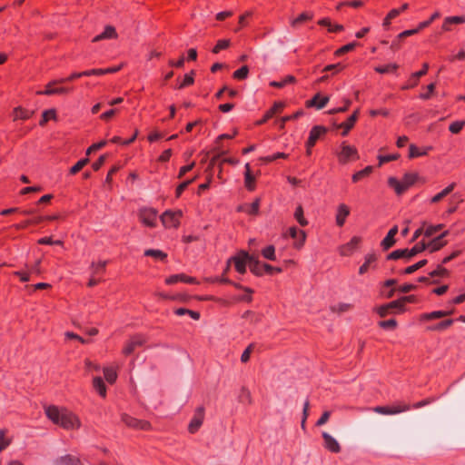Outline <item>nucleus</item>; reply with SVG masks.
<instances>
[{
  "label": "nucleus",
  "instance_id": "f257e3e1",
  "mask_svg": "<svg viewBox=\"0 0 465 465\" xmlns=\"http://www.w3.org/2000/svg\"><path fill=\"white\" fill-rule=\"evenodd\" d=\"M44 411L48 420L64 430H75L80 427L78 417L64 407L48 405L44 407Z\"/></svg>",
  "mask_w": 465,
  "mask_h": 465
},
{
  "label": "nucleus",
  "instance_id": "f03ea898",
  "mask_svg": "<svg viewBox=\"0 0 465 465\" xmlns=\"http://www.w3.org/2000/svg\"><path fill=\"white\" fill-rule=\"evenodd\" d=\"M86 72L82 73H74L69 75L68 77L60 78L56 80H53L49 82L44 90L36 91V94L38 95H54V94H65L73 91L72 87H68L64 85L66 83L72 82L76 78H79L83 75H86Z\"/></svg>",
  "mask_w": 465,
  "mask_h": 465
},
{
  "label": "nucleus",
  "instance_id": "7ed1b4c3",
  "mask_svg": "<svg viewBox=\"0 0 465 465\" xmlns=\"http://www.w3.org/2000/svg\"><path fill=\"white\" fill-rule=\"evenodd\" d=\"M419 180L417 173H406L401 180L396 177L388 178V185L394 190L397 195H401Z\"/></svg>",
  "mask_w": 465,
  "mask_h": 465
},
{
  "label": "nucleus",
  "instance_id": "20e7f679",
  "mask_svg": "<svg viewBox=\"0 0 465 465\" xmlns=\"http://www.w3.org/2000/svg\"><path fill=\"white\" fill-rule=\"evenodd\" d=\"M338 161L345 164L351 161H356L360 158L358 150L355 146L349 144L346 141L341 143L336 151Z\"/></svg>",
  "mask_w": 465,
  "mask_h": 465
},
{
  "label": "nucleus",
  "instance_id": "39448f33",
  "mask_svg": "<svg viewBox=\"0 0 465 465\" xmlns=\"http://www.w3.org/2000/svg\"><path fill=\"white\" fill-rule=\"evenodd\" d=\"M183 211L180 209L176 210H166L163 213V214L160 216L161 222L163 225L167 228H178L181 223V219L183 217Z\"/></svg>",
  "mask_w": 465,
  "mask_h": 465
},
{
  "label": "nucleus",
  "instance_id": "423d86ee",
  "mask_svg": "<svg viewBox=\"0 0 465 465\" xmlns=\"http://www.w3.org/2000/svg\"><path fill=\"white\" fill-rule=\"evenodd\" d=\"M282 237H290L293 239V248L296 250H301L305 244L307 235L303 230L298 229L295 226H291L282 233Z\"/></svg>",
  "mask_w": 465,
  "mask_h": 465
},
{
  "label": "nucleus",
  "instance_id": "0eeeda50",
  "mask_svg": "<svg viewBox=\"0 0 465 465\" xmlns=\"http://www.w3.org/2000/svg\"><path fill=\"white\" fill-rule=\"evenodd\" d=\"M252 256L246 252H240L228 261V265L232 262L237 272L243 274L246 272V266L250 265Z\"/></svg>",
  "mask_w": 465,
  "mask_h": 465
},
{
  "label": "nucleus",
  "instance_id": "6e6552de",
  "mask_svg": "<svg viewBox=\"0 0 465 465\" xmlns=\"http://www.w3.org/2000/svg\"><path fill=\"white\" fill-rule=\"evenodd\" d=\"M411 406L404 402H398L391 406H376L372 410L381 415H395L411 410Z\"/></svg>",
  "mask_w": 465,
  "mask_h": 465
},
{
  "label": "nucleus",
  "instance_id": "1a4fd4ad",
  "mask_svg": "<svg viewBox=\"0 0 465 465\" xmlns=\"http://www.w3.org/2000/svg\"><path fill=\"white\" fill-rule=\"evenodd\" d=\"M139 220L147 227H155L157 222V211L149 207L142 208L139 211Z\"/></svg>",
  "mask_w": 465,
  "mask_h": 465
},
{
  "label": "nucleus",
  "instance_id": "9d476101",
  "mask_svg": "<svg viewBox=\"0 0 465 465\" xmlns=\"http://www.w3.org/2000/svg\"><path fill=\"white\" fill-rule=\"evenodd\" d=\"M204 420V408L203 407H198L193 414V417L192 418L189 426L188 430L190 433H195L200 427L202 426Z\"/></svg>",
  "mask_w": 465,
  "mask_h": 465
},
{
  "label": "nucleus",
  "instance_id": "9b49d317",
  "mask_svg": "<svg viewBox=\"0 0 465 465\" xmlns=\"http://www.w3.org/2000/svg\"><path fill=\"white\" fill-rule=\"evenodd\" d=\"M361 238L353 236L350 242L340 246L339 252L341 256H351L360 246Z\"/></svg>",
  "mask_w": 465,
  "mask_h": 465
},
{
  "label": "nucleus",
  "instance_id": "f8f14e48",
  "mask_svg": "<svg viewBox=\"0 0 465 465\" xmlns=\"http://www.w3.org/2000/svg\"><path fill=\"white\" fill-rule=\"evenodd\" d=\"M285 107V103L282 101L275 102L273 105L265 112L263 117L256 122L257 125L265 124L268 120L272 118L274 115L281 114Z\"/></svg>",
  "mask_w": 465,
  "mask_h": 465
},
{
  "label": "nucleus",
  "instance_id": "ddd939ff",
  "mask_svg": "<svg viewBox=\"0 0 465 465\" xmlns=\"http://www.w3.org/2000/svg\"><path fill=\"white\" fill-rule=\"evenodd\" d=\"M327 133V129L322 125L313 126L309 134L308 140L306 142V147H313L317 141L325 135Z\"/></svg>",
  "mask_w": 465,
  "mask_h": 465
},
{
  "label": "nucleus",
  "instance_id": "4468645a",
  "mask_svg": "<svg viewBox=\"0 0 465 465\" xmlns=\"http://www.w3.org/2000/svg\"><path fill=\"white\" fill-rule=\"evenodd\" d=\"M428 70H429V64L424 63L422 64V68L420 71L415 72L411 74L406 84L402 86V89L407 90V89H411V88L415 87L419 84V79L420 77L424 76L428 73Z\"/></svg>",
  "mask_w": 465,
  "mask_h": 465
},
{
  "label": "nucleus",
  "instance_id": "2eb2a0df",
  "mask_svg": "<svg viewBox=\"0 0 465 465\" xmlns=\"http://www.w3.org/2000/svg\"><path fill=\"white\" fill-rule=\"evenodd\" d=\"M145 342V339L143 335L133 336L123 348V353L125 356L132 354L135 349L142 346Z\"/></svg>",
  "mask_w": 465,
  "mask_h": 465
},
{
  "label": "nucleus",
  "instance_id": "dca6fc26",
  "mask_svg": "<svg viewBox=\"0 0 465 465\" xmlns=\"http://www.w3.org/2000/svg\"><path fill=\"white\" fill-rule=\"evenodd\" d=\"M177 282H184L188 284H198L196 278L188 276L184 273L173 274L165 279V283L168 285L174 284Z\"/></svg>",
  "mask_w": 465,
  "mask_h": 465
},
{
  "label": "nucleus",
  "instance_id": "f3484780",
  "mask_svg": "<svg viewBox=\"0 0 465 465\" xmlns=\"http://www.w3.org/2000/svg\"><path fill=\"white\" fill-rule=\"evenodd\" d=\"M351 213L350 207L345 203H340L336 209L335 223L339 227H342L346 222L347 217Z\"/></svg>",
  "mask_w": 465,
  "mask_h": 465
},
{
  "label": "nucleus",
  "instance_id": "a211bd4d",
  "mask_svg": "<svg viewBox=\"0 0 465 465\" xmlns=\"http://www.w3.org/2000/svg\"><path fill=\"white\" fill-rule=\"evenodd\" d=\"M377 255L374 252L367 253L364 257V262L359 268V274L363 275L371 269H375Z\"/></svg>",
  "mask_w": 465,
  "mask_h": 465
},
{
  "label": "nucleus",
  "instance_id": "6ab92c4d",
  "mask_svg": "<svg viewBox=\"0 0 465 465\" xmlns=\"http://www.w3.org/2000/svg\"><path fill=\"white\" fill-rule=\"evenodd\" d=\"M105 264H106V262H104V261L98 262L97 263H93L92 269L94 270L96 276H93V277L89 278V282H88L89 286L95 285L96 283H98L101 281L102 276L105 270Z\"/></svg>",
  "mask_w": 465,
  "mask_h": 465
},
{
  "label": "nucleus",
  "instance_id": "aec40b11",
  "mask_svg": "<svg viewBox=\"0 0 465 465\" xmlns=\"http://www.w3.org/2000/svg\"><path fill=\"white\" fill-rule=\"evenodd\" d=\"M322 438L324 440V447L332 453H339L341 451V445L335 438H333L328 432H322Z\"/></svg>",
  "mask_w": 465,
  "mask_h": 465
},
{
  "label": "nucleus",
  "instance_id": "412c9836",
  "mask_svg": "<svg viewBox=\"0 0 465 465\" xmlns=\"http://www.w3.org/2000/svg\"><path fill=\"white\" fill-rule=\"evenodd\" d=\"M447 235H448V231H445L442 233H440V235H439L438 237H435L429 242H426L427 250H429L430 252H434L441 249L447 243V242L444 241V237Z\"/></svg>",
  "mask_w": 465,
  "mask_h": 465
},
{
  "label": "nucleus",
  "instance_id": "4be33fe9",
  "mask_svg": "<svg viewBox=\"0 0 465 465\" xmlns=\"http://www.w3.org/2000/svg\"><path fill=\"white\" fill-rule=\"evenodd\" d=\"M329 96H322L321 94H316L312 99L306 101V107H315L320 110L324 108L329 103Z\"/></svg>",
  "mask_w": 465,
  "mask_h": 465
},
{
  "label": "nucleus",
  "instance_id": "5701e85b",
  "mask_svg": "<svg viewBox=\"0 0 465 465\" xmlns=\"http://www.w3.org/2000/svg\"><path fill=\"white\" fill-rule=\"evenodd\" d=\"M465 23V17L455 15V16H447L442 24L441 30L443 32H450L452 30V26L456 25H460Z\"/></svg>",
  "mask_w": 465,
  "mask_h": 465
},
{
  "label": "nucleus",
  "instance_id": "b1692460",
  "mask_svg": "<svg viewBox=\"0 0 465 465\" xmlns=\"http://www.w3.org/2000/svg\"><path fill=\"white\" fill-rule=\"evenodd\" d=\"M398 233V226L394 225L392 228L390 229L387 235L384 237V239L381 242V246L383 250H389L391 248L395 243V236Z\"/></svg>",
  "mask_w": 465,
  "mask_h": 465
},
{
  "label": "nucleus",
  "instance_id": "393cba45",
  "mask_svg": "<svg viewBox=\"0 0 465 465\" xmlns=\"http://www.w3.org/2000/svg\"><path fill=\"white\" fill-rule=\"evenodd\" d=\"M432 150L431 146L419 147L411 143L409 147V158H418L427 155Z\"/></svg>",
  "mask_w": 465,
  "mask_h": 465
},
{
  "label": "nucleus",
  "instance_id": "a878e982",
  "mask_svg": "<svg viewBox=\"0 0 465 465\" xmlns=\"http://www.w3.org/2000/svg\"><path fill=\"white\" fill-rule=\"evenodd\" d=\"M244 185L250 192L253 191L256 186V177L252 173L251 165L247 163L244 166Z\"/></svg>",
  "mask_w": 465,
  "mask_h": 465
},
{
  "label": "nucleus",
  "instance_id": "bb28decb",
  "mask_svg": "<svg viewBox=\"0 0 465 465\" xmlns=\"http://www.w3.org/2000/svg\"><path fill=\"white\" fill-rule=\"evenodd\" d=\"M452 313V311H434L431 312H425L420 315V322H428L431 320L440 319L449 316Z\"/></svg>",
  "mask_w": 465,
  "mask_h": 465
},
{
  "label": "nucleus",
  "instance_id": "cd10ccee",
  "mask_svg": "<svg viewBox=\"0 0 465 465\" xmlns=\"http://www.w3.org/2000/svg\"><path fill=\"white\" fill-rule=\"evenodd\" d=\"M116 37H117V33H116L115 28L112 25H107L104 27V31L101 34L95 35L92 41L98 42V41L105 40V39H114Z\"/></svg>",
  "mask_w": 465,
  "mask_h": 465
},
{
  "label": "nucleus",
  "instance_id": "c85d7f7f",
  "mask_svg": "<svg viewBox=\"0 0 465 465\" xmlns=\"http://www.w3.org/2000/svg\"><path fill=\"white\" fill-rule=\"evenodd\" d=\"M34 112L28 109H25L21 106H17L13 111L14 120H27L30 119L33 115Z\"/></svg>",
  "mask_w": 465,
  "mask_h": 465
},
{
  "label": "nucleus",
  "instance_id": "c756f323",
  "mask_svg": "<svg viewBox=\"0 0 465 465\" xmlns=\"http://www.w3.org/2000/svg\"><path fill=\"white\" fill-rule=\"evenodd\" d=\"M359 114H360V110L359 109L355 110L353 112V114L346 121L338 124L337 128L346 129L347 131H351L358 120Z\"/></svg>",
  "mask_w": 465,
  "mask_h": 465
},
{
  "label": "nucleus",
  "instance_id": "7c9ffc66",
  "mask_svg": "<svg viewBox=\"0 0 465 465\" xmlns=\"http://www.w3.org/2000/svg\"><path fill=\"white\" fill-rule=\"evenodd\" d=\"M53 217H44V216H38L30 220H25L24 222H21L20 223L15 224V228L17 230H23L27 228L30 224H38L42 223L45 220H52Z\"/></svg>",
  "mask_w": 465,
  "mask_h": 465
},
{
  "label": "nucleus",
  "instance_id": "2f4dec72",
  "mask_svg": "<svg viewBox=\"0 0 465 465\" xmlns=\"http://www.w3.org/2000/svg\"><path fill=\"white\" fill-rule=\"evenodd\" d=\"M404 259L406 261H410L411 259V252L409 249H399L391 252L388 255V260H398Z\"/></svg>",
  "mask_w": 465,
  "mask_h": 465
},
{
  "label": "nucleus",
  "instance_id": "473e14b6",
  "mask_svg": "<svg viewBox=\"0 0 465 465\" xmlns=\"http://www.w3.org/2000/svg\"><path fill=\"white\" fill-rule=\"evenodd\" d=\"M104 376L106 381L110 384H114L117 379V367L107 366L104 368Z\"/></svg>",
  "mask_w": 465,
  "mask_h": 465
},
{
  "label": "nucleus",
  "instance_id": "72a5a7b5",
  "mask_svg": "<svg viewBox=\"0 0 465 465\" xmlns=\"http://www.w3.org/2000/svg\"><path fill=\"white\" fill-rule=\"evenodd\" d=\"M456 183H452L450 185H448L446 188H444L441 192L435 194L431 199V203H437L440 202L444 197H446L448 194H450L455 188Z\"/></svg>",
  "mask_w": 465,
  "mask_h": 465
},
{
  "label": "nucleus",
  "instance_id": "f704fd0d",
  "mask_svg": "<svg viewBox=\"0 0 465 465\" xmlns=\"http://www.w3.org/2000/svg\"><path fill=\"white\" fill-rule=\"evenodd\" d=\"M122 68L121 65L119 66H113V67H107V68H99V69H89V76L95 75V76H101L105 74H114L118 72Z\"/></svg>",
  "mask_w": 465,
  "mask_h": 465
},
{
  "label": "nucleus",
  "instance_id": "c9c22d12",
  "mask_svg": "<svg viewBox=\"0 0 465 465\" xmlns=\"http://www.w3.org/2000/svg\"><path fill=\"white\" fill-rule=\"evenodd\" d=\"M372 171H373L372 166H371V165L366 166L364 169L353 173L351 176V180L353 183H358V182L361 181L362 179L370 176L371 173H372Z\"/></svg>",
  "mask_w": 465,
  "mask_h": 465
},
{
  "label": "nucleus",
  "instance_id": "e433bc0d",
  "mask_svg": "<svg viewBox=\"0 0 465 465\" xmlns=\"http://www.w3.org/2000/svg\"><path fill=\"white\" fill-rule=\"evenodd\" d=\"M93 387L101 397H105L106 387L101 377H95L93 379Z\"/></svg>",
  "mask_w": 465,
  "mask_h": 465
},
{
  "label": "nucleus",
  "instance_id": "4c0bfd02",
  "mask_svg": "<svg viewBox=\"0 0 465 465\" xmlns=\"http://www.w3.org/2000/svg\"><path fill=\"white\" fill-rule=\"evenodd\" d=\"M302 115H303V111L302 110H299V111L295 112L292 114L282 116L278 121L279 128L280 129H283L287 122L292 121V120H296V119L300 118Z\"/></svg>",
  "mask_w": 465,
  "mask_h": 465
},
{
  "label": "nucleus",
  "instance_id": "58836bf2",
  "mask_svg": "<svg viewBox=\"0 0 465 465\" xmlns=\"http://www.w3.org/2000/svg\"><path fill=\"white\" fill-rule=\"evenodd\" d=\"M454 321L452 319H448L445 321H442L435 325L429 326L427 328L428 331H440L448 329L453 324Z\"/></svg>",
  "mask_w": 465,
  "mask_h": 465
},
{
  "label": "nucleus",
  "instance_id": "ea45409f",
  "mask_svg": "<svg viewBox=\"0 0 465 465\" xmlns=\"http://www.w3.org/2000/svg\"><path fill=\"white\" fill-rule=\"evenodd\" d=\"M57 465H81L80 460L72 455H66L64 457H61L56 460Z\"/></svg>",
  "mask_w": 465,
  "mask_h": 465
},
{
  "label": "nucleus",
  "instance_id": "a19ab883",
  "mask_svg": "<svg viewBox=\"0 0 465 465\" xmlns=\"http://www.w3.org/2000/svg\"><path fill=\"white\" fill-rule=\"evenodd\" d=\"M294 218L295 220L297 221V223L304 227V226H307L308 225V221L307 219L304 217V212H303V208L302 205H298L295 209V212H294Z\"/></svg>",
  "mask_w": 465,
  "mask_h": 465
},
{
  "label": "nucleus",
  "instance_id": "79ce46f5",
  "mask_svg": "<svg viewBox=\"0 0 465 465\" xmlns=\"http://www.w3.org/2000/svg\"><path fill=\"white\" fill-rule=\"evenodd\" d=\"M295 81H296V79L294 76L287 75L282 81H272L270 83V86L276 87V88H282L289 84L295 83Z\"/></svg>",
  "mask_w": 465,
  "mask_h": 465
},
{
  "label": "nucleus",
  "instance_id": "37998d69",
  "mask_svg": "<svg viewBox=\"0 0 465 465\" xmlns=\"http://www.w3.org/2000/svg\"><path fill=\"white\" fill-rule=\"evenodd\" d=\"M235 288L243 290L246 293L239 297V301H243L247 302H251L252 301V292L253 291L249 287H244L241 285L240 283H232Z\"/></svg>",
  "mask_w": 465,
  "mask_h": 465
},
{
  "label": "nucleus",
  "instance_id": "c03bdc74",
  "mask_svg": "<svg viewBox=\"0 0 465 465\" xmlns=\"http://www.w3.org/2000/svg\"><path fill=\"white\" fill-rule=\"evenodd\" d=\"M55 119H56V111L54 109L45 110L42 114V119L40 120L39 124L41 126H44L50 120H55Z\"/></svg>",
  "mask_w": 465,
  "mask_h": 465
},
{
  "label": "nucleus",
  "instance_id": "a18cd8bd",
  "mask_svg": "<svg viewBox=\"0 0 465 465\" xmlns=\"http://www.w3.org/2000/svg\"><path fill=\"white\" fill-rule=\"evenodd\" d=\"M174 313L177 316L189 315L192 319L197 321L200 319V313L195 311H192L185 308H178L174 310Z\"/></svg>",
  "mask_w": 465,
  "mask_h": 465
},
{
  "label": "nucleus",
  "instance_id": "49530a36",
  "mask_svg": "<svg viewBox=\"0 0 465 465\" xmlns=\"http://www.w3.org/2000/svg\"><path fill=\"white\" fill-rule=\"evenodd\" d=\"M401 14L398 10V8H393L391 9L388 15L385 16L383 22H382V26L384 27V29H389L390 25H391V20L395 19L397 16H399Z\"/></svg>",
  "mask_w": 465,
  "mask_h": 465
},
{
  "label": "nucleus",
  "instance_id": "de8ad7c7",
  "mask_svg": "<svg viewBox=\"0 0 465 465\" xmlns=\"http://www.w3.org/2000/svg\"><path fill=\"white\" fill-rule=\"evenodd\" d=\"M249 268H250V271L257 276H261L264 273V269L262 268V264L260 263L253 257H252V261H251V262H250Z\"/></svg>",
  "mask_w": 465,
  "mask_h": 465
},
{
  "label": "nucleus",
  "instance_id": "09e8293b",
  "mask_svg": "<svg viewBox=\"0 0 465 465\" xmlns=\"http://www.w3.org/2000/svg\"><path fill=\"white\" fill-rule=\"evenodd\" d=\"M145 256L153 257L156 260L164 261L167 254L160 250L148 249L144 251Z\"/></svg>",
  "mask_w": 465,
  "mask_h": 465
},
{
  "label": "nucleus",
  "instance_id": "8fccbe9b",
  "mask_svg": "<svg viewBox=\"0 0 465 465\" xmlns=\"http://www.w3.org/2000/svg\"><path fill=\"white\" fill-rule=\"evenodd\" d=\"M389 306L392 310L393 313H402L406 311V306L402 304L401 298L389 302Z\"/></svg>",
  "mask_w": 465,
  "mask_h": 465
},
{
  "label": "nucleus",
  "instance_id": "3c124183",
  "mask_svg": "<svg viewBox=\"0 0 465 465\" xmlns=\"http://www.w3.org/2000/svg\"><path fill=\"white\" fill-rule=\"evenodd\" d=\"M312 18V15L310 13L304 12V13L301 14L300 15H298L296 18L292 19L291 21V25L293 27H295L306 21L311 20Z\"/></svg>",
  "mask_w": 465,
  "mask_h": 465
},
{
  "label": "nucleus",
  "instance_id": "603ef678",
  "mask_svg": "<svg viewBox=\"0 0 465 465\" xmlns=\"http://www.w3.org/2000/svg\"><path fill=\"white\" fill-rule=\"evenodd\" d=\"M262 255L270 261H275L276 255H275V248L273 245H268L265 248L262 250Z\"/></svg>",
  "mask_w": 465,
  "mask_h": 465
},
{
  "label": "nucleus",
  "instance_id": "864d4df0",
  "mask_svg": "<svg viewBox=\"0 0 465 465\" xmlns=\"http://www.w3.org/2000/svg\"><path fill=\"white\" fill-rule=\"evenodd\" d=\"M352 309V304L346 302H340L331 307V311L337 313H343Z\"/></svg>",
  "mask_w": 465,
  "mask_h": 465
},
{
  "label": "nucleus",
  "instance_id": "5fc2aeb1",
  "mask_svg": "<svg viewBox=\"0 0 465 465\" xmlns=\"http://www.w3.org/2000/svg\"><path fill=\"white\" fill-rule=\"evenodd\" d=\"M440 16V12L433 13L429 19L420 22L418 25V30H423L427 27H429L436 19H438Z\"/></svg>",
  "mask_w": 465,
  "mask_h": 465
},
{
  "label": "nucleus",
  "instance_id": "6e6d98bb",
  "mask_svg": "<svg viewBox=\"0 0 465 465\" xmlns=\"http://www.w3.org/2000/svg\"><path fill=\"white\" fill-rule=\"evenodd\" d=\"M288 158V154L287 153H276L274 154H272V155H268V156H263V157H261L260 160L264 163H272L277 159H286Z\"/></svg>",
  "mask_w": 465,
  "mask_h": 465
},
{
  "label": "nucleus",
  "instance_id": "4d7b16f0",
  "mask_svg": "<svg viewBox=\"0 0 465 465\" xmlns=\"http://www.w3.org/2000/svg\"><path fill=\"white\" fill-rule=\"evenodd\" d=\"M443 228L442 224H436V225H428L425 227L424 230V236L429 238L433 236L434 234L438 233L441 231Z\"/></svg>",
  "mask_w": 465,
  "mask_h": 465
},
{
  "label": "nucleus",
  "instance_id": "13d9d810",
  "mask_svg": "<svg viewBox=\"0 0 465 465\" xmlns=\"http://www.w3.org/2000/svg\"><path fill=\"white\" fill-rule=\"evenodd\" d=\"M374 312H376L377 314L381 318L393 313L392 310L389 306V303L375 307Z\"/></svg>",
  "mask_w": 465,
  "mask_h": 465
},
{
  "label": "nucleus",
  "instance_id": "bf43d9fd",
  "mask_svg": "<svg viewBox=\"0 0 465 465\" xmlns=\"http://www.w3.org/2000/svg\"><path fill=\"white\" fill-rule=\"evenodd\" d=\"M11 444V439L6 436L5 430H0V451L5 450Z\"/></svg>",
  "mask_w": 465,
  "mask_h": 465
},
{
  "label": "nucleus",
  "instance_id": "052dcab7",
  "mask_svg": "<svg viewBox=\"0 0 465 465\" xmlns=\"http://www.w3.org/2000/svg\"><path fill=\"white\" fill-rule=\"evenodd\" d=\"M464 126H465V120L455 121V122H452L449 125V131L451 134H459L463 129Z\"/></svg>",
  "mask_w": 465,
  "mask_h": 465
},
{
  "label": "nucleus",
  "instance_id": "680f3d73",
  "mask_svg": "<svg viewBox=\"0 0 465 465\" xmlns=\"http://www.w3.org/2000/svg\"><path fill=\"white\" fill-rule=\"evenodd\" d=\"M411 258L416 254L427 250V243L424 241L417 242L411 249H409Z\"/></svg>",
  "mask_w": 465,
  "mask_h": 465
},
{
  "label": "nucleus",
  "instance_id": "e2e57ef3",
  "mask_svg": "<svg viewBox=\"0 0 465 465\" xmlns=\"http://www.w3.org/2000/svg\"><path fill=\"white\" fill-rule=\"evenodd\" d=\"M357 45H358V43H356V42L349 43V44L340 47L339 49H337L335 51V55L341 56L348 52H351L356 47Z\"/></svg>",
  "mask_w": 465,
  "mask_h": 465
},
{
  "label": "nucleus",
  "instance_id": "0e129e2a",
  "mask_svg": "<svg viewBox=\"0 0 465 465\" xmlns=\"http://www.w3.org/2000/svg\"><path fill=\"white\" fill-rule=\"evenodd\" d=\"M193 74V71H192L190 74H186L183 81L178 84V88L183 89L184 87L192 85L194 82Z\"/></svg>",
  "mask_w": 465,
  "mask_h": 465
},
{
  "label": "nucleus",
  "instance_id": "69168bd1",
  "mask_svg": "<svg viewBox=\"0 0 465 465\" xmlns=\"http://www.w3.org/2000/svg\"><path fill=\"white\" fill-rule=\"evenodd\" d=\"M378 325L384 330H394L397 327L398 323L396 320L390 319L379 322Z\"/></svg>",
  "mask_w": 465,
  "mask_h": 465
},
{
  "label": "nucleus",
  "instance_id": "338daca9",
  "mask_svg": "<svg viewBox=\"0 0 465 465\" xmlns=\"http://www.w3.org/2000/svg\"><path fill=\"white\" fill-rule=\"evenodd\" d=\"M87 164V157L79 160L74 165H73L70 169L71 174H76L80 172L85 165Z\"/></svg>",
  "mask_w": 465,
  "mask_h": 465
},
{
  "label": "nucleus",
  "instance_id": "774afa93",
  "mask_svg": "<svg viewBox=\"0 0 465 465\" xmlns=\"http://www.w3.org/2000/svg\"><path fill=\"white\" fill-rule=\"evenodd\" d=\"M248 67L246 65H243L233 73V77L238 80H243L248 76Z\"/></svg>",
  "mask_w": 465,
  "mask_h": 465
}]
</instances>
